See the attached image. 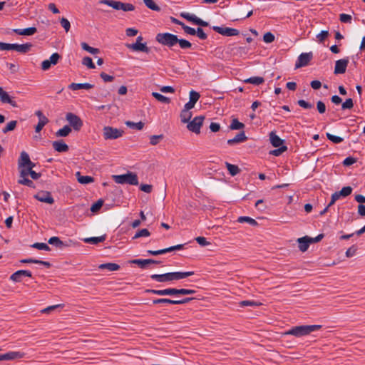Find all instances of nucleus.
I'll list each match as a JSON object with an SVG mask.
<instances>
[{
  "label": "nucleus",
  "mask_w": 365,
  "mask_h": 365,
  "mask_svg": "<svg viewBox=\"0 0 365 365\" xmlns=\"http://www.w3.org/2000/svg\"><path fill=\"white\" fill-rule=\"evenodd\" d=\"M155 40L160 44L173 48L177 43L179 44L182 49H188L192 47V43L184 38H178L175 34L170 33H158L155 36Z\"/></svg>",
  "instance_id": "obj_1"
},
{
  "label": "nucleus",
  "mask_w": 365,
  "mask_h": 365,
  "mask_svg": "<svg viewBox=\"0 0 365 365\" xmlns=\"http://www.w3.org/2000/svg\"><path fill=\"white\" fill-rule=\"evenodd\" d=\"M194 274V272H174L165 274H153L150 275V278L158 282H166L171 281L180 280Z\"/></svg>",
  "instance_id": "obj_2"
},
{
  "label": "nucleus",
  "mask_w": 365,
  "mask_h": 365,
  "mask_svg": "<svg viewBox=\"0 0 365 365\" xmlns=\"http://www.w3.org/2000/svg\"><path fill=\"white\" fill-rule=\"evenodd\" d=\"M322 325H301L292 327L286 331V334L292 335L296 337H301L309 335L310 333L319 330Z\"/></svg>",
  "instance_id": "obj_3"
},
{
  "label": "nucleus",
  "mask_w": 365,
  "mask_h": 365,
  "mask_svg": "<svg viewBox=\"0 0 365 365\" xmlns=\"http://www.w3.org/2000/svg\"><path fill=\"white\" fill-rule=\"evenodd\" d=\"M114 181L118 184L138 185V178L135 173L128 172L126 174L113 175Z\"/></svg>",
  "instance_id": "obj_4"
},
{
  "label": "nucleus",
  "mask_w": 365,
  "mask_h": 365,
  "mask_svg": "<svg viewBox=\"0 0 365 365\" xmlns=\"http://www.w3.org/2000/svg\"><path fill=\"white\" fill-rule=\"evenodd\" d=\"M99 4H106L115 10H123L124 11H131L135 9V6L132 4L114 0H100Z\"/></svg>",
  "instance_id": "obj_5"
},
{
  "label": "nucleus",
  "mask_w": 365,
  "mask_h": 365,
  "mask_svg": "<svg viewBox=\"0 0 365 365\" xmlns=\"http://www.w3.org/2000/svg\"><path fill=\"white\" fill-rule=\"evenodd\" d=\"M123 130L111 126H105L103 129V135L105 140H113L121 137Z\"/></svg>",
  "instance_id": "obj_6"
},
{
  "label": "nucleus",
  "mask_w": 365,
  "mask_h": 365,
  "mask_svg": "<svg viewBox=\"0 0 365 365\" xmlns=\"http://www.w3.org/2000/svg\"><path fill=\"white\" fill-rule=\"evenodd\" d=\"M205 120L204 115H198L195 117L192 120L189 121L187 128L190 131L199 134L200 133V128L202 125Z\"/></svg>",
  "instance_id": "obj_7"
},
{
  "label": "nucleus",
  "mask_w": 365,
  "mask_h": 365,
  "mask_svg": "<svg viewBox=\"0 0 365 365\" xmlns=\"http://www.w3.org/2000/svg\"><path fill=\"white\" fill-rule=\"evenodd\" d=\"M66 119L76 131H79L83 125L81 118L73 113H68Z\"/></svg>",
  "instance_id": "obj_8"
},
{
  "label": "nucleus",
  "mask_w": 365,
  "mask_h": 365,
  "mask_svg": "<svg viewBox=\"0 0 365 365\" xmlns=\"http://www.w3.org/2000/svg\"><path fill=\"white\" fill-rule=\"evenodd\" d=\"M313 58L312 52L302 53H301L295 63V68H302L309 64L310 61Z\"/></svg>",
  "instance_id": "obj_9"
},
{
  "label": "nucleus",
  "mask_w": 365,
  "mask_h": 365,
  "mask_svg": "<svg viewBox=\"0 0 365 365\" xmlns=\"http://www.w3.org/2000/svg\"><path fill=\"white\" fill-rule=\"evenodd\" d=\"M212 29L217 33L225 36H234L240 34L239 30L233 28L214 26Z\"/></svg>",
  "instance_id": "obj_10"
},
{
  "label": "nucleus",
  "mask_w": 365,
  "mask_h": 365,
  "mask_svg": "<svg viewBox=\"0 0 365 365\" xmlns=\"http://www.w3.org/2000/svg\"><path fill=\"white\" fill-rule=\"evenodd\" d=\"M8 46V51L14 50L20 53H26L30 51L31 48L32 47V44L30 43L24 44L9 43Z\"/></svg>",
  "instance_id": "obj_11"
},
{
  "label": "nucleus",
  "mask_w": 365,
  "mask_h": 365,
  "mask_svg": "<svg viewBox=\"0 0 365 365\" xmlns=\"http://www.w3.org/2000/svg\"><path fill=\"white\" fill-rule=\"evenodd\" d=\"M182 16L188 21L192 22L195 25H198L200 26H207L209 25L208 22L203 21L202 19L198 18L197 16L192 14H182Z\"/></svg>",
  "instance_id": "obj_12"
},
{
  "label": "nucleus",
  "mask_w": 365,
  "mask_h": 365,
  "mask_svg": "<svg viewBox=\"0 0 365 365\" xmlns=\"http://www.w3.org/2000/svg\"><path fill=\"white\" fill-rule=\"evenodd\" d=\"M25 354L21 351H9L0 354V361H11L17 359H21Z\"/></svg>",
  "instance_id": "obj_13"
},
{
  "label": "nucleus",
  "mask_w": 365,
  "mask_h": 365,
  "mask_svg": "<svg viewBox=\"0 0 365 365\" xmlns=\"http://www.w3.org/2000/svg\"><path fill=\"white\" fill-rule=\"evenodd\" d=\"M348 58H342L337 60L335 63L334 74H343L346 72V67L349 64Z\"/></svg>",
  "instance_id": "obj_14"
},
{
  "label": "nucleus",
  "mask_w": 365,
  "mask_h": 365,
  "mask_svg": "<svg viewBox=\"0 0 365 365\" xmlns=\"http://www.w3.org/2000/svg\"><path fill=\"white\" fill-rule=\"evenodd\" d=\"M24 277H32V273L29 270H18L10 276V279L14 282H20Z\"/></svg>",
  "instance_id": "obj_15"
},
{
  "label": "nucleus",
  "mask_w": 365,
  "mask_h": 365,
  "mask_svg": "<svg viewBox=\"0 0 365 365\" xmlns=\"http://www.w3.org/2000/svg\"><path fill=\"white\" fill-rule=\"evenodd\" d=\"M34 197L42 202L48 204H53L54 202V199L53 198L51 192L47 191H41L35 195Z\"/></svg>",
  "instance_id": "obj_16"
},
{
  "label": "nucleus",
  "mask_w": 365,
  "mask_h": 365,
  "mask_svg": "<svg viewBox=\"0 0 365 365\" xmlns=\"http://www.w3.org/2000/svg\"><path fill=\"white\" fill-rule=\"evenodd\" d=\"M126 47L134 51H141L146 53H148L150 51V48H148L146 45V43H138L135 42L134 43H127Z\"/></svg>",
  "instance_id": "obj_17"
},
{
  "label": "nucleus",
  "mask_w": 365,
  "mask_h": 365,
  "mask_svg": "<svg viewBox=\"0 0 365 365\" xmlns=\"http://www.w3.org/2000/svg\"><path fill=\"white\" fill-rule=\"evenodd\" d=\"M0 101L2 103H9L14 108L18 107V105L14 98H11L7 92L4 91L1 87H0Z\"/></svg>",
  "instance_id": "obj_18"
},
{
  "label": "nucleus",
  "mask_w": 365,
  "mask_h": 365,
  "mask_svg": "<svg viewBox=\"0 0 365 365\" xmlns=\"http://www.w3.org/2000/svg\"><path fill=\"white\" fill-rule=\"evenodd\" d=\"M247 137L246 136L245 133L244 131H241L240 133H237L235 138L229 139L227 143L229 145H234L235 144L245 142L247 140Z\"/></svg>",
  "instance_id": "obj_19"
},
{
  "label": "nucleus",
  "mask_w": 365,
  "mask_h": 365,
  "mask_svg": "<svg viewBox=\"0 0 365 365\" xmlns=\"http://www.w3.org/2000/svg\"><path fill=\"white\" fill-rule=\"evenodd\" d=\"M48 242L50 245H54L56 247L62 249L63 247H68L69 242H71V240H69V242H67V241L63 242V241L61 240L58 237H51L48 240Z\"/></svg>",
  "instance_id": "obj_20"
},
{
  "label": "nucleus",
  "mask_w": 365,
  "mask_h": 365,
  "mask_svg": "<svg viewBox=\"0 0 365 365\" xmlns=\"http://www.w3.org/2000/svg\"><path fill=\"white\" fill-rule=\"evenodd\" d=\"M130 262L133 264H138L142 269H145L146 267L147 264L160 263V261H157V260H155L153 259H137L132 260Z\"/></svg>",
  "instance_id": "obj_21"
},
{
  "label": "nucleus",
  "mask_w": 365,
  "mask_h": 365,
  "mask_svg": "<svg viewBox=\"0 0 365 365\" xmlns=\"http://www.w3.org/2000/svg\"><path fill=\"white\" fill-rule=\"evenodd\" d=\"M53 149L59 153L67 152L69 149L68 145L63 140L53 141L52 143Z\"/></svg>",
  "instance_id": "obj_22"
},
{
  "label": "nucleus",
  "mask_w": 365,
  "mask_h": 365,
  "mask_svg": "<svg viewBox=\"0 0 365 365\" xmlns=\"http://www.w3.org/2000/svg\"><path fill=\"white\" fill-rule=\"evenodd\" d=\"M94 87V85L88 83H72L68 86V88L73 91H76L79 89H91Z\"/></svg>",
  "instance_id": "obj_23"
},
{
  "label": "nucleus",
  "mask_w": 365,
  "mask_h": 365,
  "mask_svg": "<svg viewBox=\"0 0 365 365\" xmlns=\"http://www.w3.org/2000/svg\"><path fill=\"white\" fill-rule=\"evenodd\" d=\"M297 242L299 243V249L301 252H304L308 250L310 245V241L308 240V236L299 238Z\"/></svg>",
  "instance_id": "obj_24"
},
{
  "label": "nucleus",
  "mask_w": 365,
  "mask_h": 365,
  "mask_svg": "<svg viewBox=\"0 0 365 365\" xmlns=\"http://www.w3.org/2000/svg\"><path fill=\"white\" fill-rule=\"evenodd\" d=\"M269 140L271 144L275 148L282 146L284 142V140L281 139L277 135H276L275 132L274 131H272L269 133Z\"/></svg>",
  "instance_id": "obj_25"
},
{
  "label": "nucleus",
  "mask_w": 365,
  "mask_h": 365,
  "mask_svg": "<svg viewBox=\"0 0 365 365\" xmlns=\"http://www.w3.org/2000/svg\"><path fill=\"white\" fill-rule=\"evenodd\" d=\"M37 31L36 27H29L24 29H14V32L18 35H24V36H31L34 35Z\"/></svg>",
  "instance_id": "obj_26"
},
{
  "label": "nucleus",
  "mask_w": 365,
  "mask_h": 365,
  "mask_svg": "<svg viewBox=\"0 0 365 365\" xmlns=\"http://www.w3.org/2000/svg\"><path fill=\"white\" fill-rule=\"evenodd\" d=\"M228 49L230 52H232L233 54L240 56L247 53V48L245 46H232L230 45L228 46Z\"/></svg>",
  "instance_id": "obj_27"
},
{
  "label": "nucleus",
  "mask_w": 365,
  "mask_h": 365,
  "mask_svg": "<svg viewBox=\"0 0 365 365\" xmlns=\"http://www.w3.org/2000/svg\"><path fill=\"white\" fill-rule=\"evenodd\" d=\"M30 160H31L29 154L25 151H22L21 153L20 158L18 160L19 168H20L21 167H25L26 164H28L29 162H30Z\"/></svg>",
  "instance_id": "obj_28"
},
{
  "label": "nucleus",
  "mask_w": 365,
  "mask_h": 365,
  "mask_svg": "<svg viewBox=\"0 0 365 365\" xmlns=\"http://www.w3.org/2000/svg\"><path fill=\"white\" fill-rule=\"evenodd\" d=\"M98 268L100 269H108L109 271H117L120 269V265H118L116 263L108 262V263H104V264H100L98 266Z\"/></svg>",
  "instance_id": "obj_29"
},
{
  "label": "nucleus",
  "mask_w": 365,
  "mask_h": 365,
  "mask_svg": "<svg viewBox=\"0 0 365 365\" xmlns=\"http://www.w3.org/2000/svg\"><path fill=\"white\" fill-rule=\"evenodd\" d=\"M76 175L77 176L78 182L81 184H88L93 182V178L88 175H81L80 172H77Z\"/></svg>",
  "instance_id": "obj_30"
},
{
  "label": "nucleus",
  "mask_w": 365,
  "mask_h": 365,
  "mask_svg": "<svg viewBox=\"0 0 365 365\" xmlns=\"http://www.w3.org/2000/svg\"><path fill=\"white\" fill-rule=\"evenodd\" d=\"M225 166L230 175L235 176L240 173V169L237 165H232L228 162H225Z\"/></svg>",
  "instance_id": "obj_31"
},
{
  "label": "nucleus",
  "mask_w": 365,
  "mask_h": 365,
  "mask_svg": "<svg viewBox=\"0 0 365 365\" xmlns=\"http://www.w3.org/2000/svg\"><path fill=\"white\" fill-rule=\"evenodd\" d=\"M192 112L183 108L180 113V119L182 123H187L192 118Z\"/></svg>",
  "instance_id": "obj_32"
},
{
  "label": "nucleus",
  "mask_w": 365,
  "mask_h": 365,
  "mask_svg": "<svg viewBox=\"0 0 365 365\" xmlns=\"http://www.w3.org/2000/svg\"><path fill=\"white\" fill-rule=\"evenodd\" d=\"M244 82L246 83H251V84L258 86V85L263 83L264 82V78L260 77V76H253V77H250L247 79H245L244 81Z\"/></svg>",
  "instance_id": "obj_33"
},
{
  "label": "nucleus",
  "mask_w": 365,
  "mask_h": 365,
  "mask_svg": "<svg viewBox=\"0 0 365 365\" xmlns=\"http://www.w3.org/2000/svg\"><path fill=\"white\" fill-rule=\"evenodd\" d=\"M180 295V289L167 288L163 289L162 296H178Z\"/></svg>",
  "instance_id": "obj_34"
},
{
  "label": "nucleus",
  "mask_w": 365,
  "mask_h": 365,
  "mask_svg": "<svg viewBox=\"0 0 365 365\" xmlns=\"http://www.w3.org/2000/svg\"><path fill=\"white\" fill-rule=\"evenodd\" d=\"M106 235H102L100 237H88L83 240V241L86 243H91L96 245L99 242H102L106 240Z\"/></svg>",
  "instance_id": "obj_35"
},
{
  "label": "nucleus",
  "mask_w": 365,
  "mask_h": 365,
  "mask_svg": "<svg viewBox=\"0 0 365 365\" xmlns=\"http://www.w3.org/2000/svg\"><path fill=\"white\" fill-rule=\"evenodd\" d=\"M71 132V128L69 125H64L62 128L59 129L56 133L57 137H66Z\"/></svg>",
  "instance_id": "obj_36"
},
{
  "label": "nucleus",
  "mask_w": 365,
  "mask_h": 365,
  "mask_svg": "<svg viewBox=\"0 0 365 365\" xmlns=\"http://www.w3.org/2000/svg\"><path fill=\"white\" fill-rule=\"evenodd\" d=\"M152 96L159 102L163 103H170V99L159 93L157 92H153Z\"/></svg>",
  "instance_id": "obj_37"
},
{
  "label": "nucleus",
  "mask_w": 365,
  "mask_h": 365,
  "mask_svg": "<svg viewBox=\"0 0 365 365\" xmlns=\"http://www.w3.org/2000/svg\"><path fill=\"white\" fill-rule=\"evenodd\" d=\"M245 128V124L240 122L237 118H233L230 125L231 130H240Z\"/></svg>",
  "instance_id": "obj_38"
},
{
  "label": "nucleus",
  "mask_w": 365,
  "mask_h": 365,
  "mask_svg": "<svg viewBox=\"0 0 365 365\" xmlns=\"http://www.w3.org/2000/svg\"><path fill=\"white\" fill-rule=\"evenodd\" d=\"M153 304H175V300L170 299L167 298H160V299H155L153 300Z\"/></svg>",
  "instance_id": "obj_39"
},
{
  "label": "nucleus",
  "mask_w": 365,
  "mask_h": 365,
  "mask_svg": "<svg viewBox=\"0 0 365 365\" xmlns=\"http://www.w3.org/2000/svg\"><path fill=\"white\" fill-rule=\"evenodd\" d=\"M81 47L83 50L89 52L91 54H97L100 52V50L98 48L90 46L86 42L81 43Z\"/></svg>",
  "instance_id": "obj_40"
},
{
  "label": "nucleus",
  "mask_w": 365,
  "mask_h": 365,
  "mask_svg": "<svg viewBox=\"0 0 365 365\" xmlns=\"http://www.w3.org/2000/svg\"><path fill=\"white\" fill-rule=\"evenodd\" d=\"M237 221L241 223L247 222L250 225H253V226L257 225V222L255 219L251 218L250 217H247V216L240 217L238 218Z\"/></svg>",
  "instance_id": "obj_41"
},
{
  "label": "nucleus",
  "mask_w": 365,
  "mask_h": 365,
  "mask_svg": "<svg viewBox=\"0 0 365 365\" xmlns=\"http://www.w3.org/2000/svg\"><path fill=\"white\" fill-rule=\"evenodd\" d=\"M125 124L130 128L136 129L138 130H140L144 127V123L141 121L138 123H134L132 121H127Z\"/></svg>",
  "instance_id": "obj_42"
},
{
  "label": "nucleus",
  "mask_w": 365,
  "mask_h": 365,
  "mask_svg": "<svg viewBox=\"0 0 365 365\" xmlns=\"http://www.w3.org/2000/svg\"><path fill=\"white\" fill-rule=\"evenodd\" d=\"M145 6L153 11H159L160 8L155 3L153 0H143Z\"/></svg>",
  "instance_id": "obj_43"
},
{
  "label": "nucleus",
  "mask_w": 365,
  "mask_h": 365,
  "mask_svg": "<svg viewBox=\"0 0 365 365\" xmlns=\"http://www.w3.org/2000/svg\"><path fill=\"white\" fill-rule=\"evenodd\" d=\"M150 235V232H149V230L148 229L144 228L138 230L133 237V239L135 240L142 237H149Z\"/></svg>",
  "instance_id": "obj_44"
},
{
  "label": "nucleus",
  "mask_w": 365,
  "mask_h": 365,
  "mask_svg": "<svg viewBox=\"0 0 365 365\" xmlns=\"http://www.w3.org/2000/svg\"><path fill=\"white\" fill-rule=\"evenodd\" d=\"M179 25H180L184 31V32L187 34L195 36L196 33V30L194 28L190 27L185 25L182 22H179Z\"/></svg>",
  "instance_id": "obj_45"
},
{
  "label": "nucleus",
  "mask_w": 365,
  "mask_h": 365,
  "mask_svg": "<svg viewBox=\"0 0 365 365\" xmlns=\"http://www.w3.org/2000/svg\"><path fill=\"white\" fill-rule=\"evenodd\" d=\"M17 124L16 120H11L7 123V125L3 128L2 131L4 133H6L9 131H12L15 129Z\"/></svg>",
  "instance_id": "obj_46"
},
{
  "label": "nucleus",
  "mask_w": 365,
  "mask_h": 365,
  "mask_svg": "<svg viewBox=\"0 0 365 365\" xmlns=\"http://www.w3.org/2000/svg\"><path fill=\"white\" fill-rule=\"evenodd\" d=\"M32 247L38 249L39 250L50 251V247L43 242H36L31 245Z\"/></svg>",
  "instance_id": "obj_47"
},
{
  "label": "nucleus",
  "mask_w": 365,
  "mask_h": 365,
  "mask_svg": "<svg viewBox=\"0 0 365 365\" xmlns=\"http://www.w3.org/2000/svg\"><path fill=\"white\" fill-rule=\"evenodd\" d=\"M260 304H261L260 303H258L253 300H243V301H241L239 302V305L241 307H247V306L257 307V306H259Z\"/></svg>",
  "instance_id": "obj_48"
},
{
  "label": "nucleus",
  "mask_w": 365,
  "mask_h": 365,
  "mask_svg": "<svg viewBox=\"0 0 365 365\" xmlns=\"http://www.w3.org/2000/svg\"><path fill=\"white\" fill-rule=\"evenodd\" d=\"M48 120L46 117H43L42 120L39 119L38 123L35 128L36 132H40L43 129V128L48 123Z\"/></svg>",
  "instance_id": "obj_49"
},
{
  "label": "nucleus",
  "mask_w": 365,
  "mask_h": 365,
  "mask_svg": "<svg viewBox=\"0 0 365 365\" xmlns=\"http://www.w3.org/2000/svg\"><path fill=\"white\" fill-rule=\"evenodd\" d=\"M82 64L86 66L88 68L93 69L96 68L95 64L93 63L92 58L88 56H86L82 60Z\"/></svg>",
  "instance_id": "obj_50"
},
{
  "label": "nucleus",
  "mask_w": 365,
  "mask_h": 365,
  "mask_svg": "<svg viewBox=\"0 0 365 365\" xmlns=\"http://www.w3.org/2000/svg\"><path fill=\"white\" fill-rule=\"evenodd\" d=\"M163 138L164 136L163 134L151 135L150 137V143L152 145H156L157 144L159 143L160 140L163 139Z\"/></svg>",
  "instance_id": "obj_51"
},
{
  "label": "nucleus",
  "mask_w": 365,
  "mask_h": 365,
  "mask_svg": "<svg viewBox=\"0 0 365 365\" xmlns=\"http://www.w3.org/2000/svg\"><path fill=\"white\" fill-rule=\"evenodd\" d=\"M18 183L20 185H26L29 187L35 188V184L29 178H20L18 180Z\"/></svg>",
  "instance_id": "obj_52"
},
{
  "label": "nucleus",
  "mask_w": 365,
  "mask_h": 365,
  "mask_svg": "<svg viewBox=\"0 0 365 365\" xmlns=\"http://www.w3.org/2000/svg\"><path fill=\"white\" fill-rule=\"evenodd\" d=\"M103 205V200L102 199H99L98 201H96L95 203H93L91 207V211L92 212H97L101 207Z\"/></svg>",
  "instance_id": "obj_53"
},
{
  "label": "nucleus",
  "mask_w": 365,
  "mask_h": 365,
  "mask_svg": "<svg viewBox=\"0 0 365 365\" xmlns=\"http://www.w3.org/2000/svg\"><path fill=\"white\" fill-rule=\"evenodd\" d=\"M327 135V138L331 140V142H333L334 143H340L343 141V138L339 137V136H336V135H334L329 133H327L326 134Z\"/></svg>",
  "instance_id": "obj_54"
},
{
  "label": "nucleus",
  "mask_w": 365,
  "mask_h": 365,
  "mask_svg": "<svg viewBox=\"0 0 365 365\" xmlns=\"http://www.w3.org/2000/svg\"><path fill=\"white\" fill-rule=\"evenodd\" d=\"M352 187L350 186L344 187L340 191H339V194L341 195V197H347L351 194Z\"/></svg>",
  "instance_id": "obj_55"
},
{
  "label": "nucleus",
  "mask_w": 365,
  "mask_h": 365,
  "mask_svg": "<svg viewBox=\"0 0 365 365\" xmlns=\"http://www.w3.org/2000/svg\"><path fill=\"white\" fill-rule=\"evenodd\" d=\"M287 150V146L282 145V146L278 147L277 149H275V150L271 151L270 153L274 156H279L282 153H283L284 151H286Z\"/></svg>",
  "instance_id": "obj_56"
},
{
  "label": "nucleus",
  "mask_w": 365,
  "mask_h": 365,
  "mask_svg": "<svg viewBox=\"0 0 365 365\" xmlns=\"http://www.w3.org/2000/svg\"><path fill=\"white\" fill-rule=\"evenodd\" d=\"M354 107L353 100L347 98L341 105L342 110L351 109Z\"/></svg>",
  "instance_id": "obj_57"
},
{
  "label": "nucleus",
  "mask_w": 365,
  "mask_h": 365,
  "mask_svg": "<svg viewBox=\"0 0 365 365\" xmlns=\"http://www.w3.org/2000/svg\"><path fill=\"white\" fill-rule=\"evenodd\" d=\"M60 23L61 26L65 29L66 32H68L70 30L71 24L67 19L62 17L60 20Z\"/></svg>",
  "instance_id": "obj_58"
},
{
  "label": "nucleus",
  "mask_w": 365,
  "mask_h": 365,
  "mask_svg": "<svg viewBox=\"0 0 365 365\" xmlns=\"http://www.w3.org/2000/svg\"><path fill=\"white\" fill-rule=\"evenodd\" d=\"M200 97V95L198 92L193 91V90H192L190 92V101H191L194 103H196L197 102Z\"/></svg>",
  "instance_id": "obj_59"
},
{
  "label": "nucleus",
  "mask_w": 365,
  "mask_h": 365,
  "mask_svg": "<svg viewBox=\"0 0 365 365\" xmlns=\"http://www.w3.org/2000/svg\"><path fill=\"white\" fill-rule=\"evenodd\" d=\"M351 19H352V17L351 15L349 14H341L339 15V20L342 22V23H346V24H351Z\"/></svg>",
  "instance_id": "obj_60"
},
{
  "label": "nucleus",
  "mask_w": 365,
  "mask_h": 365,
  "mask_svg": "<svg viewBox=\"0 0 365 365\" xmlns=\"http://www.w3.org/2000/svg\"><path fill=\"white\" fill-rule=\"evenodd\" d=\"M297 104L300 107H302V108H303L304 109H311V108H313V104H312V103H309V102H307V101H306L304 100H302V99L299 100L297 101Z\"/></svg>",
  "instance_id": "obj_61"
},
{
  "label": "nucleus",
  "mask_w": 365,
  "mask_h": 365,
  "mask_svg": "<svg viewBox=\"0 0 365 365\" xmlns=\"http://www.w3.org/2000/svg\"><path fill=\"white\" fill-rule=\"evenodd\" d=\"M263 41L265 42V43H272L274 41V36L273 34H272L271 32H267L264 36H263Z\"/></svg>",
  "instance_id": "obj_62"
},
{
  "label": "nucleus",
  "mask_w": 365,
  "mask_h": 365,
  "mask_svg": "<svg viewBox=\"0 0 365 365\" xmlns=\"http://www.w3.org/2000/svg\"><path fill=\"white\" fill-rule=\"evenodd\" d=\"M61 58V56L58 53H53L48 59L50 63L52 65H56L58 63V60Z\"/></svg>",
  "instance_id": "obj_63"
},
{
  "label": "nucleus",
  "mask_w": 365,
  "mask_h": 365,
  "mask_svg": "<svg viewBox=\"0 0 365 365\" xmlns=\"http://www.w3.org/2000/svg\"><path fill=\"white\" fill-rule=\"evenodd\" d=\"M195 35L201 40H205L207 38V35L204 32L203 29L200 27L197 29Z\"/></svg>",
  "instance_id": "obj_64"
}]
</instances>
